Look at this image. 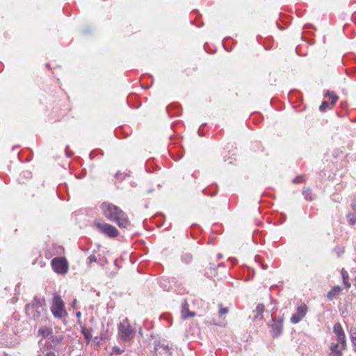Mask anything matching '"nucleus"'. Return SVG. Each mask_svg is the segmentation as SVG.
Returning <instances> with one entry per match:
<instances>
[{"label": "nucleus", "instance_id": "1", "mask_svg": "<svg viewBox=\"0 0 356 356\" xmlns=\"http://www.w3.org/2000/svg\"><path fill=\"white\" fill-rule=\"evenodd\" d=\"M100 208L104 216L108 220L115 222L120 228L129 227L130 222L128 218L120 208L109 202H103Z\"/></svg>", "mask_w": 356, "mask_h": 356}, {"label": "nucleus", "instance_id": "2", "mask_svg": "<svg viewBox=\"0 0 356 356\" xmlns=\"http://www.w3.org/2000/svg\"><path fill=\"white\" fill-rule=\"evenodd\" d=\"M26 314L30 319L36 321H45L47 309L44 299L35 296L32 302L26 306Z\"/></svg>", "mask_w": 356, "mask_h": 356}, {"label": "nucleus", "instance_id": "3", "mask_svg": "<svg viewBox=\"0 0 356 356\" xmlns=\"http://www.w3.org/2000/svg\"><path fill=\"white\" fill-rule=\"evenodd\" d=\"M118 335L123 341H129L134 337V330L127 318L120 322L118 325Z\"/></svg>", "mask_w": 356, "mask_h": 356}, {"label": "nucleus", "instance_id": "4", "mask_svg": "<svg viewBox=\"0 0 356 356\" xmlns=\"http://www.w3.org/2000/svg\"><path fill=\"white\" fill-rule=\"evenodd\" d=\"M51 311L54 316L59 319H61L67 314L65 303L58 295L54 296Z\"/></svg>", "mask_w": 356, "mask_h": 356}, {"label": "nucleus", "instance_id": "5", "mask_svg": "<svg viewBox=\"0 0 356 356\" xmlns=\"http://www.w3.org/2000/svg\"><path fill=\"white\" fill-rule=\"evenodd\" d=\"M51 266L55 272L60 274L66 273L67 271V264L66 260L63 258L56 257L51 260Z\"/></svg>", "mask_w": 356, "mask_h": 356}, {"label": "nucleus", "instance_id": "6", "mask_svg": "<svg viewBox=\"0 0 356 356\" xmlns=\"http://www.w3.org/2000/svg\"><path fill=\"white\" fill-rule=\"evenodd\" d=\"M98 229L110 237H115L119 234L118 229L113 225L106 222H95Z\"/></svg>", "mask_w": 356, "mask_h": 356}, {"label": "nucleus", "instance_id": "7", "mask_svg": "<svg viewBox=\"0 0 356 356\" xmlns=\"http://www.w3.org/2000/svg\"><path fill=\"white\" fill-rule=\"evenodd\" d=\"M271 330L270 332L273 337H277L280 335L283 330V320L282 319H275L274 318H272L271 321Z\"/></svg>", "mask_w": 356, "mask_h": 356}, {"label": "nucleus", "instance_id": "8", "mask_svg": "<svg viewBox=\"0 0 356 356\" xmlns=\"http://www.w3.org/2000/svg\"><path fill=\"white\" fill-rule=\"evenodd\" d=\"M333 330L338 343H340L341 344V348L344 349L346 346V341L345 339V334L341 324L336 323Z\"/></svg>", "mask_w": 356, "mask_h": 356}, {"label": "nucleus", "instance_id": "9", "mask_svg": "<svg viewBox=\"0 0 356 356\" xmlns=\"http://www.w3.org/2000/svg\"><path fill=\"white\" fill-rule=\"evenodd\" d=\"M307 307L305 305L299 306L297 309V312L293 314L291 318V322L292 323H299L306 315Z\"/></svg>", "mask_w": 356, "mask_h": 356}, {"label": "nucleus", "instance_id": "10", "mask_svg": "<svg viewBox=\"0 0 356 356\" xmlns=\"http://www.w3.org/2000/svg\"><path fill=\"white\" fill-rule=\"evenodd\" d=\"M339 343H332L330 346L329 356H342L343 353L339 348Z\"/></svg>", "mask_w": 356, "mask_h": 356}, {"label": "nucleus", "instance_id": "11", "mask_svg": "<svg viewBox=\"0 0 356 356\" xmlns=\"http://www.w3.org/2000/svg\"><path fill=\"white\" fill-rule=\"evenodd\" d=\"M341 292V289L339 286H334L327 294V298L330 300H333L337 296L340 294Z\"/></svg>", "mask_w": 356, "mask_h": 356}, {"label": "nucleus", "instance_id": "12", "mask_svg": "<svg viewBox=\"0 0 356 356\" xmlns=\"http://www.w3.org/2000/svg\"><path fill=\"white\" fill-rule=\"evenodd\" d=\"M195 315L194 312H190L188 308V304L186 302H184V305L182 307L181 316L184 319H186L188 317H193Z\"/></svg>", "mask_w": 356, "mask_h": 356}, {"label": "nucleus", "instance_id": "13", "mask_svg": "<svg viewBox=\"0 0 356 356\" xmlns=\"http://www.w3.org/2000/svg\"><path fill=\"white\" fill-rule=\"evenodd\" d=\"M265 306L262 303H259L257 305L256 309L253 311L256 314L254 316V319H257L259 318V316L262 314L264 311Z\"/></svg>", "mask_w": 356, "mask_h": 356}, {"label": "nucleus", "instance_id": "14", "mask_svg": "<svg viewBox=\"0 0 356 356\" xmlns=\"http://www.w3.org/2000/svg\"><path fill=\"white\" fill-rule=\"evenodd\" d=\"M302 195L305 199L308 201H312L315 199V195L312 193L309 188H307L302 191Z\"/></svg>", "mask_w": 356, "mask_h": 356}, {"label": "nucleus", "instance_id": "15", "mask_svg": "<svg viewBox=\"0 0 356 356\" xmlns=\"http://www.w3.org/2000/svg\"><path fill=\"white\" fill-rule=\"evenodd\" d=\"M181 261L185 264H189L192 261L193 256L189 252H184L181 254Z\"/></svg>", "mask_w": 356, "mask_h": 356}, {"label": "nucleus", "instance_id": "16", "mask_svg": "<svg viewBox=\"0 0 356 356\" xmlns=\"http://www.w3.org/2000/svg\"><path fill=\"white\" fill-rule=\"evenodd\" d=\"M38 333L42 337H46L52 334V330L47 327H42L38 330Z\"/></svg>", "mask_w": 356, "mask_h": 356}, {"label": "nucleus", "instance_id": "17", "mask_svg": "<svg viewBox=\"0 0 356 356\" xmlns=\"http://www.w3.org/2000/svg\"><path fill=\"white\" fill-rule=\"evenodd\" d=\"M325 96L332 99V106H334L338 100V96H337L334 92L327 91Z\"/></svg>", "mask_w": 356, "mask_h": 356}, {"label": "nucleus", "instance_id": "18", "mask_svg": "<svg viewBox=\"0 0 356 356\" xmlns=\"http://www.w3.org/2000/svg\"><path fill=\"white\" fill-rule=\"evenodd\" d=\"M348 222L350 225H354L356 223V213H348L347 215Z\"/></svg>", "mask_w": 356, "mask_h": 356}, {"label": "nucleus", "instance_id": "19", "mask_svg": "<svg viewBox=\"0 0 356 356\" xmlns=\"http://www.w3.org/2000/svg\"><path fill=\"white\" fill-rule=\"evenodd\" d=\"M82 333L87 339H90L92 337L91 330L86 327L82 328Z\"/></svg>", "mask_w": 356, "mask_h": 356}, {"label": "nucleus", "instance_id": "20", "mask_svg": "<svg viewBox=\"0 0 356 356\" xmlns=\"http://www.w3.org/2000/svg\"><path fill=\"white\" fill-rule=\"evenodd\" d=\"M219 315L222 316L225 314H227L228 313V309L226 307H223L222 305H219V311H218Z\"/></svg>", "mask_w": 356, "mask_h": 356}, {"label": "nucleus", "instance_id": "21", "mask_svg": "<svg viewBox=\"0 0 356 356\" xmlns=\"http://www.w3.org/2000/svg\"><path fill=\"white\" fill-rule=\"evenodd\" d=\"M293 184H298L305 182L304 177L302 175L297 176L295 179H293Z\"/></svg>", "mask_w": 356, "mask_h": 356}, {"label": "nucleus", "instance_id": "22", "mask_svg": "<svg viewBox=\"0 0 356 356\" xmlns=\"http://www.w3.org/2000/svg\"><path fill=\"white\" fill-rule=\"evenodd\" d=\"M329 103L326 101L322 102L321 105L319 107L321 111H325L327 108L329 106Z\"/></svg>", "mask_w": 356, "mask_h": 356}, {"label": "nucleus", "instance_id": "23", "mask_svg": "<svg viewBox=\"0 0 356 356\" xmlns=\"http://www.w3.org/2000/svg\"><path fill=\"white\" fill-rule=\"evenodd\" d=\"M161 348H162L164 350H168V346H165L164 344H160V343H159V344L155 346V350L156 351L159 350Z\"/></svg>", "mask_w": 356, "mask_h": 356}, {"label": "nucleus", "instance_id": "24", "mask_svg": "<svg viewBox=\"0 0 356 356\" xmlns=\"http://www.w3.org/2000/svg\"><path fill=\"white\" fill-rule=\"evenodd\" d=\"M87 261L88 264H91L92 262H97V259L95 255L91 254L88 257Z\"/></svg>", "mask_w": 356, "mask_h": 356}, {"label": "nucleus", "instance_id": "25", "mask_svg": "<svg viewBox=\"0 0 356 356\" xmlns=\"http://www.w3.org/2000/svg\"><path fill=\"white\" fill-rule=\"evenodd\" d=\"M351 339L356 351V332H351Z\"/></svg>", "mask_w": 356, "mask_h": 356}, {"label": "nucleus", "instance_id": "26", "mask_svg": "<svg viewBox=\"0 0 356 356\" xmlns=\"http://www.w3.org/2000/svg\"><path fill=\"white\" fill-rule=\"evenodd\" d=\"M113 351L116 353L117 354H121L122 353V350H121L118 347H114Z\"/></svg>", "mask_w": 356, "mask_h": 356}, {"label": "nucleus", "instance_id": "27", "mask_svg": "<svg viewBox=\"0 0 356 356\" xmlns=\"http://www.w3.org/2000/svg\"><path fill=\"white\" fill-rule=\"evenodd\" d=\"M342 274H343V280H344V283L346 284L347 287H350V284H348L347 282H346V281H345V276H348V274L347 273L345 274V273L343 271Z\"/></svg>", "mask_w": 356, "mask_h": 356}, {"label": "nucleus", "instance_id": "28", "mask_svg": "<svg viewBox=\"0 0 356 356\" xmlns=\"http://www.w3.org/2000/svg\"><path fill=\"white\" fill-rule=\"evenodd\" d=\"M342 274H343V280H344V283L346 284L347 287H350V284H348L347 282H346V281H345V276H348V274L347 273L345 274V273L343 271Z\"/></svg>", "mask_w": 356, "mask_h": 356}, {"label": "nucleus", "instance_id": "29", "mask_svg": "<svg viewBox=\"0 0 356 356\" xmlns=\"http://www.w3.org/2000/svg\"><path fill=\"white\" fill-rule=\"evenodd\" d=\"M45 356H56V355L54 354V353L53 352H48Z\"/></svg>", "mask_w": 356, "mask_h": 356}, {"label": "nucleus", "instance_id": "30", "mask_svg": "<svg viewBox=\"0 0 356 356\" xmlns=\"http://www.w3.org/2000/svg\"><path fill=\"white\" fill-rule=\"evenodd\" d=\"M352 208L356 212V200L353 203Z\"/></svg>", "mask_w": 356, "mask_h": 356}, {"label": "nucleus", "instance_id": "31", "mask_svg": "<svg viewBox=\"0 0 356 356\" xmlns=\"http://www.w3.org/2000/svg\"><path fill=\"white\" fill-rule=\"evenodd\" d=\"M119 175H120V172H117V173L115 174V177H119Z\"/></svg>", "mask_w": 356, "mask_h": 356}, {"label": "nucleus", "instance_id": "32", "mask_svg": "<svg viewBox=\"0 0 356 356\" xmlns=\"http://www.w3.org/2000/svg\"><path fill=\"white\" fill-rule=\"evenodd\" d=\"M76 316H81V312H77V313H76Z\"/></svg>", "mask_w": 356, "mask_h": 356}, {"label": "nucleus", "instance_id": "33", "mask_svg": "<svg viewBox=\"0 0 356 356\" xmlns=\"http://www.w3.org/2000/svg\"><path fill=\"white\" fill-rule=\"evenodd\" d=\"M266 268H267V266H263V268H264V269H266Z\"/></svg>", "mask_w": 356, "mask_h": 356}]
</instances>
